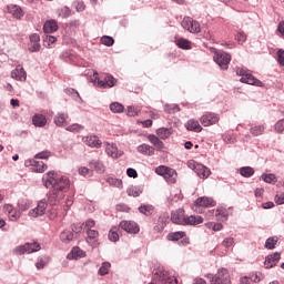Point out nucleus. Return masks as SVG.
I'll list each match as a JSON object with an SVG mask.
<instances>
[{"mask_svg":"<svg viewBox=\"0 0 284 284\" xmlns=\"http://www.w3.org/2000/svg\"><path fill=\"white\" fill-rule=\"evenodd\" d=\"M168 170H170V168L165 166V165H160L155 169V174H159V176H165Z\"/></svg>","mask_w":284,"mask_h":284,"instance_id":"4d7b16f0","label":"nucleus"},{"mask_svg":"<svg viewBox=\"0 0 284 284\" xmlns=\"http://www.w3.org/2000/svg\"><path fill=\"white\" fill-rule=\"evenodd\" d=\"M172 129L160 128L156 130V135L159 136V139H162V141H165V139H170Z\"/></svg>","mask_w":284,"mask_h":284,"instance_id":"7c9ffc66","label":"nucleus"},{"mask_svg":"<svg viewBox=\"0 0 284 284\" xmlns=\"http://www.w3.org/2000/svg\"><path fill=\"white\" fill-rule=\"evenodd\" d=\"M89 166L91 168V170H95L98 174H103V172H105V165H103V162H101L100 160H91L89 162Z\"/></svg>","mask_w":284,"mask_h":284,"instance_id":"5701e85b","label":"nucleus"},{"mask_svg":"<svg viewBox=\"0 0 284 284\" xmlns=\"http://www.w3.org/2000/svg\"><path fill=\"white\" fill-rule=\"evenodd\" d=\"M265 132V124L254 125L250 129L252 136H261Z\"/></svg>","mask_w":284,"mask_h":284,"instance_id":"2f4dec72","label":"nucleus"},{"mask_svg":"<svg viewBox=\"0 0 284 284\" xmlns=\"http://www.w3.org/2000/svg\"><path fill=\"white\" fill-rule=\"evenodd\" d=\"M223 247H232L234 245V237H226L222 242Z\"/></svg>","mask_w":284,"mask_h":284,"instance_id":"052dcab7","label":"nucleus"},{"mask_svg":"<svg viewBox=\"0 0 284 284\" xmlns=\"http://www.w3.org/2000/svg\"><path fill=\"white\" fill-rule=\"evenodd\" d=\"M72 258H83V256H85V252L83 250H81V247L75 246L71 250L70 255Z\"/></svg>","mask_w":284,"mask_h":284,"instance_id":"c9c22d12","label":"nucleus"},{"mask_svg":"<svg viewBox=\"0 0 284 284\" xmlns=\"http://www.w3.org/2000/svg\"><path fill=\"white\" fill-rule=\"evenodd\" d=\"M237 77H241V83H247V85H255L256 88H263V83L261 80L253 77L252 71L247 68H237L236 69Z\"/></svg>","mask_w":284,"mask_h":284,"instance_id":"f03ea898","label":"nucleus"},{"mask_svg":"<svg viewBox=\"0 0 284 284\" xmlns=\"http://www.w3.org/2000/svg\"><path fill=\"white\" fill-rule=\"evenodd\" d=\"M164 180L171 184L176 183V170L169 168L164 174Z\"/></svg>","mask_w":284,"mask_h":284,"instance_id":"c756f323","label":"nucleus"},{"mask_svg":"<svg viewBox=\"0 0 284 284\" xmlns=\"http://www.w3.org/2000/svg\"><path fill=\"white\" fill-rule=\"evenodd\" d=\"M47 207H48V203H45V200H41L40 202H38V205L36 209L29 211V216H33V219L43 216V214H45Z\"/></svg>","mask_w":284,"mask_h":284,"instance_id":"9d476101","label":"nucleus"},{"mask_svg":"<svg viewBox=\"0 0 284 284\" xmlns=\"http://www.w3.org/2000/svg\"><path fill=\"white\" fill-rule=\"evenodd\" d=\"M138 152L145 156H152L154 154V148L150 146V144H141L138 146Z\"/></svg>","mask_w":284,"mask_h":284,"instance_id":"cd10ccee","label":"nucleus"},{"mask_svg":"<svg viewBox=\"0 0 284 284\" xmlns=\"http://www.w3.org/2000/svg\"><path fill=\"white\" fill-rule=\"evenodd\" d=\"M276 243H278V237H268L265 241L264 247H266V250H274L276 247Z\"/></svg>","mask_w":284,"mask_h":284,"instance_id":"c03bdc74","label":"nucleus"},{"mask_svg":"<svg viewBox=\"0 0 284 284\" xmlns=\"http://www.w3.org/2000/svg\"><path fill=\"white\" fill-rule=\"evenodd\" d=\"M12 79H16L17 81H26L27 73L23 67L18 65L12 72H11Z\"/></svg>","mask_w":284,"mask_h":284,"instance_id":"aec40b11","label":"nucleus"},{"mask_svg":"<svg viewBox=\"0 0 284 284\" xmlns=\"http://www.w3.org/2000/svg\"><path fill=\"white\" fill-rule=\"evenodd\" d=\"M70 14H72V10H70L69 7H64L61 9L60 17H62V19H68Z\"/></svg>","mask_w":284,"mask_h":284,"instance_id":"13d9d810","label":"nucleus"},{"mask_svg":"<svg viewBox=\"0 0 284 284\" xmlns=\"http://www.w3.org/2000/svg\"><path fill=\"white\" fill-rule=\"evenodd\" d=\"M275 203L277 205H283L284 204V193L275 195Z\"/></svg>","mask_w":284,"mask_h":284,"instance_id":"774afa93","label":"nucleus"},{"mask_svg":"<svg viewBox=\"0 0 284 284\" xmlns=\"http://www.w3.org/2000/svg\"><path fill=\"white\" fill-rule=\"evenodd\" d=\"M98 239H99V231L91 230V229L87 230V243H89L91 247H97V245H99V243H97Z\"/></svg>","mask_w":284,"mask_h":284,"instance_id":"2eb2a0df","label":"nucleus"},{"mask_svg":"<svg viewBox=\"0 0 284 284\" xmlns=\"http://www.w3.org/2000/svg\"><path fill=\"white\" fill-rule=\"evenodd\" d=\"M41 245L37 242L26 243L13 248L14 256H23V254H33V252H39Z\"/></svg>","mask_w":284,"mask_h":284,"instance_id":"20e7f679","label":"nucleus"},{"mask_svg":"<svg viewBox=\"0 0 284 284\" xmlns=\"http://www.w3.org/2000/svg\"><path fill=\"white\" fill-rule=\"evenodd\" d=\"M235 40L240 45H243L245 41H247V34L243 31H239L237 34L235 36Z\"/></svg>","mask_w":284,"mask_h":284,"instance_id":"09e8293b","label":"nucleus"},{"mask_svg":"<svg viewBox=\"0 0 284 284\" xmlns=\"http://www.w3.org/2000/svg\"><path fill=\"white\" fill-rule=\"evenodd\" d=\"M108 183L114 187H123V181L116 178H109Z\"/></svg>","mask_w":284,"mask_h":284,"instance_id":"603ef678","label":"nucleus"},{"mask_svg":"<svg viewBox=\"0 0 284 284\" xmlns=\"http://www.w3.org/2000/svg\"><path fill=\"white\" fill-rule=\"evenodd\" d=\"M95 83H98V88H103L104 90L108 88H114L116 85V80L112 77V74H106L103 80L95 77Z\"/></svg>","mask_w":284,"mask_h":284,"instance_id":"0eeeda50","label":"nucleus"},{"mask_svg":"<svg viewBox=\"0 0 284 284\" xmlns=\"http://www.w3.org/2000/svg\"><path fill=\"white\" fill-rule=\"evenodd\" d=\"M109 241H111L112 243H116L119 241V233L116 232V227L110 230Z\"/></svg>","mask_w":284,"mask_h":284,"instance_id":"3c124183","label":"nucleus"},{"mask_svg":"<svg viewBox=\"0 0 284 284\" xmlns=\"http://www.w3.org/2000/svg\"><path fill=\"white\" fill-rule=\"evenodd\" d=\"M252 281H253V283H261V278H258V275H254V280H252V277H247V276L240 278L241 284H250V283H252Z\"/></svg>","mask_w":284,"mask_h":284,"instance_id":"de8ad7c7","label":"nucleus"},{"mask_svg":"<svg viewBox=\"0 0 284 284\" xmlns=\"http://www.w3.org/2000/svg\"><path fill=\"white\" fill-rule=\"evenodd\" d=\"M71 232L73 234H81L83 232V224H81V223L72 224Z\"/></svg>","mask_w":284,"mask_h":284,"instance_id":"6e6d98bb","label":"nucleus"},{"mask_svg":"<svg viewBox=\"0 0 284 284\" xmlns=\"http://www.w3.org/2000/svg\"><path fill=\"white\" fill-rule=\"evenodd\" d=\"M195 174H197L200 179H207L212 174V171L203 164H196Z\"/></svg>","mask_w":284,"mask_h":284,"instance_id":"412c9836","label":"nucleus"},{"mask_svg":"<svg viewBox=\"0 0 284 284\" xmlns=\"http://www.w3.org/2000/svg\"><path fill=\"white\" fill-rule=\"evenodd\" d=\"M195 205L199 207H214L216 205V201L212 197L202 196L195 200Z\"/></svg>","mask_w":284,"mask_h":284,"instance_id":"4468645a","label":"nucleus"},{"mask_svg":"<svg viewBox=\"0 0 284 284\" xmlns=\"http://www.w3.org/2000/svg\"><path fill=\"white\" fill-rule=\"evenodd\" d=\"M101 43L103 45H106L108 48H111V45H114V38L110 36H104L101 38Z\"/></svg>","mask_w":284,"mask_h":284,"instance_id":"8fccbe9b","label":"nucleus"},{"mask_svg":"<svg viewBox=\"0 0 284 284\" xmlns=\"http://www.w3.org/2000/svg\"><path fill=\"white\" fill-rule=\"evenodd\" d=\"M32 123L36 128H45V123H48V119L43 114H36L32 118Z\"/></svg>","mask_w":284,"mask_h":284,"instance_id":"393cba45","label":"nucleus"},{"mask_svg":"<svg viewBox=\"0 0 284 284\" xmlns=\"http://www.w3.org/2000/svg\"><path fill=\"white\" fill-rule=\"evenodd\" d=\"M67 132H73L74 134H79L82 130H84V126L79 123H73L65 128Z\"/></svg>","mask_w":284,"mask_h":284,"instance_id":"79ce46f5","label":"nucleus"},{"mask_svg":"<svg viewBox=\"0 0 284 284\" xmlns=\"http://www.w3.org/2000/svg\"><path fill=\"white\" fill-rule=\"evenodd\" d=\"M221 118L216 113L205 112L201 118L200 122L204 128H210V125H216V122L220 121Z\"/></svg>","mask_w":284,"mask_h":284,"instance_id":"423d86ee","label":"nucleus"},{"mask_svg":"<svg viewBox=\"0 0 284 284\" xmlns=\"http://www.w3.org/2000/svg\"><path fill=\"white\" fill-rule=\"evenodd\" d=\"M277 62L280 63V65H284V50L280 49L277 51Z\"/></svg>","mask_w":284,"mask_h":284,"instance_id":"0e129e2a","label":"nucleus"},{"mask_svg":"<svg viewBox=\"0 0 284 284\" xmlns=\"http://www.w3.org/2000/svg\"><path fill=\"white\" fill-rule=\"evenodd\" d=\"M85 145H89V148H101L102 142L97 138V135H89L84 139Z\"/></svg>","mask_w":284,"mask_h":284,"instance_id":"b1692460","label":"nucleus"},{"mask_svg":"<svg viewBox=\"0 0 284 284\" xmlns=\"http://www.w3.org/2000/svg\"><path fill=\"white\" fill-rule=\"evenodd\" d=\"M120 227L128 234H139L140 232L139 224L134 221H122L120 222Z\"/></svg>","mask_w":284,"mask_h":284,"instance_id":"6e6552de","label":"nucleus"},{"mask_svg":"<svg viewBox=\"0 0 284 284\" xmlns=\"http://www.w3.org/2000/svg\"><path fill=\"white\" fill-rule=\"evenodd\" d=\"M184 236H185V232H183V231L169 233L168 234V241H181V239H184Z\"/></svg>","mask_w":284,"mask_h":284,"instance_id":"4c0bfd02","label":"nucleus"},{"mask_svg":"<svg viewBox=\"0 0 284 284\" xmlns=\"http://www.w3.org/2000/svg\"><path fill=\"white\" fill-rule=\"evenodd\" d=\"M33 168L36 172H39L40 174L45 172L48 170V165L43 161H33Z\"/></svg>","mask_w":284,"mask_h":284,"instance_id":"ea45409f","label":"nucleus"},{"mask_svg":"<svg viewBox=\"0 0 284 284\" xmlns=\"http://www.w3.org/2000/svg\"><path fill=\"white\" fill-rule=\"evenodd\" d=\"M184 126L186 128V130L189 132H202L203 131V126H201V124L199 123V121L191 119L189 120Z\"/></svg>","mask_w":284,"mask_h":284,"instance_id":"6ab92c4d","label":"nucleus"},{"mask_svg":"<svg viewBox=\"0 0 284 284\" xmlns=\"http://www.w3.org/2000/svg\"><path fill=\"white\" fill-rule=\"evenodd\" d=\"M171 221L175 225H183L185 222V210L178 209L175 212L171 214Z\"/></svg>","mask_w":284,"mask_h":284,"instance_id":"9b49d317","label":"nucleus"},{"mask_svg":"<svg viewBox=\"0 0 284 284\" xmlns=\"http://www.w3.org/2000/svg\"><path fill=\"white\" fill-rule=\"evenodd\" d=\"M192 24V18H184L182 21V28H184V30H187L190 32V28Z\"/></svg>","mask_w":284,"mask_h":284,"instance_id":"bf43d9fd","label":"nucleus"},{"mask_svg":"<svg viewBox=\"0 0 284 284\" xmlns=\"http://www.w3.org/2000/svg\"><path fill=\"white\" fill-rule=\"evenodd\" d=\"M213 61L219 64V68H221V70H227L230 61H232V55H230V53L225 51H215Z\"/></svg>","mask_w":284,"mask_h":284,"instance_id":"39448f33","label":"nucleus"},{"mask_svg":"<svg viewBox=\"0 0 284 284\" xmlns=\"http://www.w3.org/2000/svg\"><path fill=\"white\" fill-rule=\"evenodd\" d=\"M164 112H166V114H176V112H181V108L179 104H165Z\"/></svg>","mask_w":284,"mask_h":284,"instance_id":"e433bc0d","label":"nucleus"},{"mask_svg":"<svg viewBox=\"0 0 284 284\" xmlns=\"http://www.w3.org/2000/svg\"><path fill=\"white\" fill-rule=\"evenodd\" d=\"M278 261H281V253L275 252L273 254H270L265 257L264 267L266 270H272V267H276Z\"/></svg>","mask_w":284,"mask_h":284,"instance_id":"1a4fd4ad","label":"nucleus"},{"mask_svg":"<svg viewBox=\"0 0 284 284\" xmlns=\"http://www.w3.org/2000/svg\"><path fill=\"white\" fill-rule=\"evenodd\" d=\"M210 284H232L230 280V272L226 268L217 270L215 275L209 274Z\"/></svg>","mask_w":284,"mask_h":284,"instance_id":"7ed1b4c3","label":"nucleus"},{"mask_svg":"<svg viewBox=\"0 0 284 284\" xmlns=\"http://www.w3.org/2000/svg\"><path fill=\"white\" fill-rule=\"evenodd\" d=\"M139 213L144 214V216H152L154 214V205L152 204H144L139 206Z\"/></svg>","mask_w":284,"mask_h":284,"instance_id":"c85d7f7f","label":"nucleus"},{"mask_svg":"<svg viewBox=\"0 0 284 284\" xmlns=\"http://www.w3.org/2000/svg\"><path fill=\"white\" fill-rule=\"evenodd\" d=\"M57 30H59V24L55 20H49L43 26L45 34H52V32H57Z\"/></svg>","mask_w":284,"mask_h":284,"instance_id":"4be33fe9","label":"nucleus"},{"mask_svg":"<svg viewBox=\"0 0 284 284\" xmlns=\"http://www.w3.org/2000/svg\"><path fill=\"white\" fill-rule=\"evenodd\" d=\"M189 32L192 34H197V32H201V24H199L197 21L191 20V27L189 29Z\"/></svg>","mask_w":284,"mask_h":284,"instance_id":"49530a36","label":"nucleus"},{"mask_svg":"<svg viewBox=\"0 0 284 284\" xmlns=\"http://www.w3.org/2000/svg\"><path fill=\"white\" fill-rule=\"evenodd\" d=\"M262 181H264V183H275L276 182V175L273 173L270 174H262L261 175Z\"/></svg>","mask_w":284,"mask_h":284,"instance_id":"a18cd8bd","label":"nucleus"},{"mask_svg":"<svg viewBox=\"0 0 284 284\" xmlns=\"http://www.w3.org/2000/svg\"><path fill=\"white\" fill-rule=\"evenodd\" d=\"M48 202L50 205H57L61 199H63V193H60V191L52 189L48 194Z\"/></svg>","mask_w":284,"mask_h":284,"instance_id":"ddd939ff","label":"nucleus"},{"mask_svg":"<svg viewBox=\"0 0 284 284\" xmlns=\"http://www.w3.org/2000/svg\"><path fill=\"white\" fill-rule=\"evenodd\" d=\"M65 94H69V97H72L73 101H77L78 103H83V99H81L79 91L74 89L72 88L65 89Z\"/></svg>","mask_w":284,"mask_h":284,"instance_id":"f704fd0d","label":"nucleus"},{"mask_svg":"<svg viewBox=\"0 0 284 284\" xmlns=\"http://www.w3.org/2000/svg\"><path fill=\"white\" fill-rule=\"evenodd\" d=\"M240 174L241 176H244V179H250L251 176H254V168L242 166L240 168Z\"/></svg>","mask_w":284,"mask_h":284,"instance_id":"72a5a7b5","label":"nucleus"},{"mask_svg":"<svg viewBox=\"0 0 284 284\" xmlns=\"http://www.w3.org/2000/svg\"><path fill=\"white\" fill-rule=\"evenodd\" d=\"M42 183L47 190H57L58 192H68L70 190V178L59 175L54 171H49L42 176Z\"/></svg>","mask_w":284,"mask_h":284,"instance_id":"f257e3e1","label":"nucleus"},{"mask_svg":"<svg viewBox=\"0 0 284 284\" xmlns=\"http://www.w3.org/2000/svg\"><path fill=\"white\" fill-rule=\"evenodd\" d=\"M36 159H50V151H42L34 156Z\"/></svg>","mask_w":284,"mask_h":284,"instance_id":"338daca9","label":"nucleus"},{"mask_svg":"<svg viewBox=\"0 0 284 284\" xmlns=\"http://www.w3.org/2000/svg\"><path fill=\"white\" fill-rule=\"evenodd\" d=\"M8 13L12 14V17H14V19H21L23 17V9H21L20 6L17 4H9L7 7Z\"/></svg>","mask_w":284,"mask_h":284,"instance_id":"dca6fc26","label":"nucleus"},{"mask_svg":"<svg viewBox=\"0 0 284 284\" xmlns=\"http://www.w3.org/2000/svg\"><path fill=\"white\" fill-rule=\"evenodd\" d=\"M115 209L118 212H130V206H128L126 204H118Z\"/></svg>","mask_w":284,"mask_h":284,"instance_id":"69168bd1","label":"nucleus"},{"mask_svg":"<svg viewBox=\"0 0 284 284\" xmlns=\"http://www.w3.org/2000/svg\"><path fill=\"white\" fill-rule=\"evenodd\" d=\"M126 194L129 196H141V194H143V190H141V187L139 186H130L128 190H126Z\"/></svg>","mask_w":284,"mask_h":284,"instance_id":"58836bf2","label":"nucleus"},{"mask_svg":"<svg viewBox=\"0 0 284 284\" xmlns=\"http://www.w3.org/2000/svg\"><path fill=\"white\" fill-rule=\"evenodd\" d=\"M41 50V44L39 42H33L29 47V52H39Z\"/></svg>","mask_w":284,"mask_h":284,"instance_id":"680f3d73","label":"nucleus"},{"mask_svg":"<svg viewBox=\"0 0 284 284\" xmlns=\"http://www.w3.org/2000/svg\"><path fill=\"white\" fill-rule=\"evenodd\" d=\"M176 45L178 48H180L181 50H191L192 49V42H190V40L185 39V38H180L176 41Z\"/></svg>","mask_w":284,"mask_h":284,"instance_id":"473e14b6","label":"nucleus"},{"mask_svg":"<svg viewBox=\"0 0 284 284\" xmlns=\"http://www.w3.org/2000/svg\"><path fill=\"white\" fill-rule=\"evenodd\" d=\"M110 110L114 114H121V112H123V110H125V108L123 106V104H121L119 102H113L110 104Z\"/></svg>","mask_w":284,"mask_h":284,"instance_id":"a19ab883","label":"nucleus"},{"mask_svg":"<svg viewBox=\"0 0 284 284\" xmlns=\"http://www.w3.org/2000/svg\"><path fill=\"white\" fill-rule=\"evenodd\" d=\"M148 140L150 141V143H152V145H154V148H156V150L161 151L163 150V148H165L163 141H161V139H159V136L154 134H149Z\"/></svg>","mask_w":284,"mask_h":284,"instance_id":"a878e982","label":"nucleus"},{"mask_svg":"<svg viewBox=\"0 0 284 284\" xmlns=\"http://www.w3.org/2000/svg\"><path fill=\"white\" fill-rule=\"evenodd\" d=\"M105 152L108 156H111V159H119L120 156H123V152L119 151L115 143H106Z\"/></svg>","mask_w":284,"mask_h":284,"instance_id":"f8f14e48","label":"nucleus"},{"mask_svg":"<svg viewBox=\"0 0 284 284\" xmlns=\"http://www.w3.org/2000/svg\"><path fill=\"white\" fill-rule=\"evenodd\" d=\"M126 175L130 178V179H136V176H139V173L133 169V168H129L126 170Z\"/></svg>","mask_w":284,"mask_h":284,"instance_id":"e2e57ef3","label":"nucleus"},{"mask_svg":"<svg viewBox=\"0 0 284 284\" xmlns=\"http://www.w3.org/2000/svg\"><path fill=\"white\" fill-rule=\"evenodd\" d=\"M110 267H112V264H110V262H103L101 267L98 271V274L100 276H105V274H109Z\"/></svg>","mask_w":284,"mask_h":284,"instance_id":"37998d69","label":"nucleus"},{"mask_svg":"<svg viewBox=\"0 0 284 284\" xmlns=\"http://www.w3.org/2000/svg\"><path fill=\"white\" fill-rule=\"evenodd\" d=\"M9 219H10V221H19V219H21V211L13 209L9 213Z\"/></svg>","mask_w":284,"mask_h":284,"instance_id":"5fc2aeb1","label":"nucleus"},{"mask_svg":"<svg viewBox=\"0 0 284 284\" xmlns=\"http://www.w3.org/2000/svg\"><path fill=\"white\" fill-rule=\"evenodd\" d=\"M203 217L200 215H185L183 225H201Z\"/></svg>","mask_w":284,"mask_h":284,"instance_id":"a211bd4d","label":"nucleus"},{"mask_svg":"<svg viewBox=\"0 0 284 284\" xmlns=\"http://www.w3.org/2000/svg\"><path fill=\"white\" fill-rule=\"evenodd\" d=\"M60 241H62L65 245H68V243H72V241H74V233L72 231H62L60 234Z\"/></svg>","mask_w":284,"mask_h":284,"instance_id":"bb28decb","label":"nucleus"},{"mask_svg":"<svg viewBox=\"0 0 284 284\" xmlns=\"http://www.w3.org/2000/svg\"><path fill=\"white\" fill-rule=\"evenodd\" d=\"M68 119H70L68 113H58L53 118V123L57 125V128H63V125H68Z\"/></svg>","mask_w":284,"mask_h":284,"instance_id":"f3484780","label":"nucleus"},{"mask_svg":"<svg viewBox=\"0 0 284 284\" xmlns=\"http://www.w3.org/2000/svg\"><path fill=\"white\" fill-rule=\"evenodd\" d=\"M274 130H275V132H277V134H283V132H284V119L278 120L275 123Z\"/></svg>","mask_w":284,"mask_h":284,"instance_id":"864d4df0","label":"nucleus"}]
</instances>
